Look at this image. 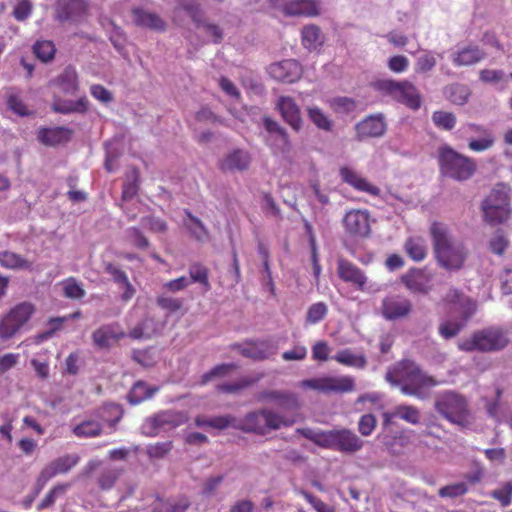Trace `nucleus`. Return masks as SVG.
<instances>
[{"instance_id":"obj_1","label":"nucleus","mask_w":512,"mask_h":512,"mask_svg":"<svg viewBox=\"0 0 512 512\" xmlns=\"http://www.w3.org/2000/svg\"><path fill=\"white\" fill-rule=\"evenodd\" d=\"M430 234L438 264L448 271L461 269L468 254L463 243L453 239L447 227L441 223H433Z\"/></svg>"},{"instance_id":"obj_2","label":"nucleus","mask_w":512,"mask_h":512,"mask_svg":"<svg viewBox=\"0 0 512 512\" xmlns=\"http://www.w3.org/2000/svg\"><path fill=\"white\" fill-rule=\"evenodd\" d=\"M386 380L393 385H400L406 395L420 396L424 389L437 385V381L424 374L418 366L409 360L399 362L386 373Z\"/></svg>"},{"instance_id":"obj_3","label":"nucleus","mask_w":512,"mask_h":512,"mask_svg":"<svg viewBox=\"0 0 512 512\" xmlns=\"http://www.w3.org/2000/svg\"><path fill=\"white\" fill-rule=\"evenodd\" d=\"M435 411L449 423L466 429L473 423V415L465 396L454 391H445L436 396Z\"/></svg>"},{"instance_id":"obj_4","label":"nucleus","mask_w":512,"mask_h":512,"mask_svg":"<svg viewBox=\"0 0 512 512\" xmlns=\"http://www.w3.org/2000/svg\"><path fill=\"white\" fill-rule=\"evenodd\" d=\"M437 160L440 173L456 181L470 179L477 170L474 159L465 156L448 145H442L437 150Z\"/></svg>"},{"instance_id":"obj_5","label":"nucleus","mask_w":512,"mask_h":512,"mask_svg":"<svg viewBox=\"0 0 512 512\" xmlns=\"http://www.w3.org/2000/svg\"><path fill=\"white\" fill-rule=\"evenodd\" d=\"M294 422L293 418L285 417L270 409H261L246 414L238 425V429L243 432L265 435L271 430L292 426Z\"/></svg>"},{"instance_id":"obj_6","label":"nucleus","mask_w":512,"mask_h":512,"mask_svg":"<svg viewBox=\"0 0 512 512\" xmlns=\"http://www.w3.org/2000/svg\"><path fill=\"white\" fill-rule=\"evenodd\" d=\"M36 311L30 302H21L0 316V339L9 340L20 333Z\"/></svg>"},{"instance_id":"obj_7","label":"nucleus","mask_w":512,"mask_h":512,"mask_svg":"<svg viewBox=\"0 0 512 512\" xmlns=\"http://www.w3.org/2000/svg\"><path fill=\"white\" fill-rule=\"evenodd\" d=\"M375 88L410 109L417 110L421 106V96L417 88L408 81L382 79L375 83Z\"/></svg>"},{"instance_id":"obj_8","label":"nucleus","mask_w":512,"mask_h":512,"mask_svg":"<svg viewBox=\"0 0 512 512\" xmlns=\"http://www.w3.org/2000/svg\"><path fill=\"white\" fill-rule=\"evenodd\" d=\"M482 208L485 219L490 223L497 224L506 221L510 215L507 187L500 184L493 188L483 201Z\"/></svg>"},{"instance_id":"obj_9","label":"nucleus","mask_w":512,"mask_h":512,"mask_svg":"<svg viewBox=\"0 0 512 512\" xmlns=\"http://www.w3.org/2000/svg\"><path fill=\"white\" fill-rule=\"evenodd\" d=\"M508 341V337L503 330L488 328L475 333L471 339L464 341L460 345V349L479 350L481 352L497 351L504 349Z\"/></svg>"},{"instance_id":"obj_10","label":"nucleus","mask_w":512,"mask_h":512,"mask_svg":"<svg viewBox=\"0 0 512 512\" xmlns=\"http://www.w3.org/2000/svg\"><path fill=\"white\" fill-rule=\"evenodd\" d=\"M299 386L304 389H312L319 393H344L354 388V382L350 377H319L307 379L300 382Z\"/></svg>"},{"instance_id":"obj_11","label":"nucleus","mask_w":512,"mask_h":512,"mask_svg":"<svg viewBox=\"0 0 512 512\" xmlns=\"http://www.w3.org/2000/svg\"><path fill=\"white\" fill-rule=\"evenodd\" d=\"M263 126L265 129V143L272 149L274 154L285 155L291 150V143L286 130L270 117H264Z\"/></svg>"},{"instance_id":"obj_12","label":"nucleus","mask_w":512,"mask_h":512,"mask_svg":"<svg viewBox=\"0 0 512 512\" xmlns=\"http://www.w3.org/2000/svg\"><path fill=\"white\" fill-rule=\"evenodd\" d=\"M271 5L287 16L314 17L320 13L318 0H271Z\"/></svg>"},{"instance_id":"obj_13","label":"nucleus","mask_w":512,"mask_h":512,"mask_svg":"<svg viewBox=\"0 0 512 512\" xmlns=\"http://www.w3.org/2000/svg\"><path fill=\"white\" fill-rule=\"evenodd\" d=\"M433 273L427 268L410 269L401 276V282L413 294H428L432 289Z\"/></svg>"},{"instance_id":"obj_14","label":"nucleus","mask_w":512,"mask_h":512,"mask_svg":"<svg viewBox=\"0 0 512 512\" xmlns=\"http://www.w3.org/2000/svg\"><path fill=\"white\" fill-rule=\"evenodd\" d=\"M80 460L77 454H67L61 456L48 465H46L40 472L37 484L42 488L50 479L58 474H65L70 471Z\"/></svg>"},{"instance_id":"obj_15","label":"nucleus","mask_w":512,"mask_h":512,"mask_svg":"<svg viewBox=\"0 0 512 512\" xmlns=\"http://www.w3.org/2000/svg\"><path fill=\"white\" fill-rule=\"evenodd\" d=\"M343 224L346 232L358 238L369 236L370 217L367 210L354 209L346 213L343 219Z\"/></svg>"},{"instance_id":"obj_16","label":"nucleus","mask_w":512,"mask_h":512,"mask_svg":"<svg viewBox=\"0 0 512 512\" xmlns=\"http://www.w3.org/2000/svg\"><path fill=\"white\" fill-rule=\"evenodd\" d=\"M337 273L340 279L344 282L350 283L356 289L361 291L368 290V279L365 273L352 262L340 258L337 261Z\"/></svg>"},{"instance_id":"obj_17","label":"nucleus","mask_w":512,"mask_h":512,"mask_svg":"<svg viewBox=\"0 0 512 512\" xmlns=\"http://www.w3.org/2000/svg\"><path fill=\"white\" fill-rule=\"evenodd\" d=\"M269 75L280 82L293 83L302 75L301 65L296 60L273 63L268 68Z\"/></svg>"},{"instance_id":"obj_18","label":"nucleus","mask_w":512,"mask_h":512,"mask_svg":"<svg viewBox=\"0 0 512 512\" xmlns=\"http://www.w3.org/2000/svg\"><path fill=\"white\" fill-rule=\"evenodd\" d=\"M382 315L388 320H396L407 316L412 310V303L409 299L393 295L388 296L382 301Z\"/></svg>"},{"instance_id":"obj_19","label":"nucleus","mask_w":512,"mask_h":512,"mask_svg":"<svg viewBox=\"0 0 512 512\" xmlns=\"http://www.w3.org/2000/svg\"><path fill=\"white\" fill-rule=\"evenodd\" d=\"M276 108L279 110L283 120L298 131L302 127V118L300 108L295 100L290 96H280L276 102Z\"/></svg>"},{"instance_id":"obj_20","label":"nucleus","mask_w":512,"mask_h":512,"mask_svg":"<svg viewBox=\"0 0 512 512\" xmlns=\"http://www.w3.org/2000/svg\"><path fill=\"white\" fill-rule=\"evenodd\" d=\"M364 441L350 429H335V451L346 454L359 452Z\"/></svg>"},{"instance_id":"obj_21","label":"nucleus","mask_w":512,"mask_h":512,"mask_svg":"<svg viewBox=\"0 0 512 512\" xmlns=\"http://www.w3.org/2000/svg\"><path fill=\"white\" fill-rule=\"evenodd\" d=\"M340 175L342 180L355 190L372 196H379L380 189L354 169L343 167L340 169Z\"/></svg>"},{"instance_id":"obj_22","label":"nucleus","mask_w":512,"mask_h":512,"mask_svg":"<svg viewBox=\"0 0 512 512\" xmlns=\"http://www.w3.org/2000/svg\"><path fill=\"white\" fill-rule=\"evenodd\" d=\"M444 301L455 306L456 311L461 314V320L465 323L476 312L475 301L462 295L458 290L451 289L446 294Z\"/></svg>"},{"instance_id":"obj_23","label":"nucleus","mask_w":512,"mask_h":512,"mask_svg":"<svg viewBox=\"0 0 512 512\" xmlns=\"http://www.w3.org/2000/svg\"><path fill=\"white\" fill-rule=\"evenodd\" d=\"M486 53L478 46L467 45L459 47L451 54V60L455 66H469L484 59Z\"/></svg>"},{"instance_id":"obj_24","label":"nucleus","mask_w":512,"mask_h":512,"mask_svg":"<svg viewBox=\"0 0 512 512\" xmlns=\"http://www.w3.org/2000/svg\"><path fill=\"white\" fill-rule=\"evenodd\" d=\"M399 417L407 423L416 425L420 422V411L418 408L411 405H398L392 411L383 413V425L388 426L394 422V419Z\"/></svg>"},{"instance_id":"obj_25","label":"nucleus","mask_w":512,"mask_h":512,"mask_svg":"<svg viewBox=\"0 0 512 512\" xmlns=\"http://www.w3.org/2000/svg\"><path fill=\"white\" fill-rule=\"evenodd\" d=\"M386 130V123L381 115L369 116L356 125L357 136L362 138L380 137Z\"/></svg>"},{"instance_id":"obj_26","label":"nucleus","mask_w":512,"mask_h":512,"mask_svg":"<svg viewBox=\"0 0 512 512\" xmlns=\"http://www.w3.org/2000/svg\"><path fill=\"white\" fill-rule=\"evenodd\" d=\"M133 21L137 26L158 32L166 29V23L159 15L141 8L133 10Z\"/></svg>"},{"instance_id":"obj_27","label":"nucleus","mask_w":512,"mask_h":512,"mask_svg":"<svg viewBox=\"0 0 512 512\" xmlns=\"http://www.w3.org/2000/svg\"><path fill=\"white\" fill-rule=\"evenodd\" d=\"M479 78L482 82L502 91L512 82V73H506L498 69H483L479 72Z\"/></svg>"},{"instance_id":"obj_28","label":"nucleus","mask_w":512,"mask_h":512,"mask_svg":"<svg viewBox=\"0 0 512 512\" xmlns=\"http://www.w3.org/2000/svg\"><path fill=\"white\" fill-rule=\"evenodd\" d=\"M124 336V333L117 325H106L97 329L93 333L95 344L102 349L110 348L118 339Z\"/></svg>"},{"instance_id":"obj_29","label":"nucleus","mask_w":512,"mask_h":512,"mask_svg":"<svg viewBox=\"0 0 512 512\" xmlns=\"http://www.w3.org/2000/svg\"><path fill=\"white\" fill-rule=\"evenodd\" d=\"M71 137V130L66 127L42 128L38 132V139L47 146H56L67 142Z\"/></svg>"},{"instance_id":"obj_30","label":"nucleus","mask_w":512,"mask_h":512,"mask_svg":"<svg viewBox=\"0 0 512 512\" xmlns=\"http://www.w3.org/2000/svg\"><path fill=\"white\" fill-rule=\"evenodd\" d=\"M250 162V154L245 150L237 149L225 156L221 161V169L224 171H242L249 167Z\"/></svg>"},{"instance_id":"obj_31","label":"nucleus","mask_w":512,"mask_h":512,"mask_svg":"<svg viewBox=\"0 0 512 512\" xmlns=\"http://www.w3.org/2000/svg\"><path fill=\"white\" fill-rule=\"evenodd\" d=\"M85 0H59L57 17L60 21L75 20L86 10Z\"/></svg>"},{"instance_id":"obj_32","label":"nucleus","mask_w":512,"mask_h":512,"mask_svg":"<svg viewBox=\"0 0 512 512\" xmlns=\"http://www.w3.org/2000/svg\"><path fill=\"white\" fill-rule=\"evenodd\" d=\"M88 100L82 97L76 101L64 100L59 96L53 97L52 110L60 114L85 113L87 111Z\"/></svg>"},{"instance_id":"obj_33","label":"nucleus","mask_w":512,"mask_h":512,"mask_svg":"<svg viewBox=\"0 0 512 512\" xmlns=\"http://www.w3.org/2000/svg\"><path fill=\"white\" fill-rule=\"evenodd\" d=\"M66 321H68V317H55V318H50L47 322V330L45 332H42V333H39L35 336H32V337H29L27 338L25 341H23L21 344H20V347H31L32 345H38L40 343H42L43 341L45 340H48L52 334L59 330L63 323H65Z\"/></svg>"},{"instance_id":"obj_34","label":"nucleus","mask_w":512,"mask_h":512,"mask_svg":"<svg viewBox=\"0 0 512 512\" xmlns=\"http://www.w3.org/2000/svg\"><path fill=\"white\" fill-rule=\"evenodd\" d=\"M54 83L61 92L67 95H75L79 89L77 72L71 67L65 68L54 80Z\"/></svg>"},{"instance_id":"obj_35","label":"nucleus","mask_w":512,"mask_h":512,"mask_svg":"<svg viewBox=\"0 0 512 512\" xmlns=\"http://www.w3.org/2000/svg\"><path fill=\"white\" fill-rule=\"evenodd\" d=\"M0 265L11 270H30L32 263L22 255L10 250L0 251Z\"/></svg>"},{"instance_id":"obj_36","label":"nucleus","mask_w":512,"mask_h":512,"mask_svg":"<svg viewBox=\"0 0 512 512\" xmlns=\"http://www.w3.org/2000/svg\"><path fill=\"white\" fill-rule=\"evenodd\" d=\"M186 217L183 220L184 227L190 235L199 242H206L209 239V232L202 221L193 216L190 212H185Z\"/></svg>"},{"instance_id":"obj_37","label":"nucleus","mask_w":512,"mask_h":512,"mask_svg":"<svg viewBox=\"0 0 512 512\" xmlns=\"http://www.w3.org/2000/svg\"><path fill=\"white\" fill-rule=\"evenodd\" d=\"M302 43L310 51L319 49L324 43V35L320 28L314 24L305 26L302 29Z\"/></svg>"},{"instance_id":"obj_38","label":"nucleus","mask_w":512,"mask_h":512,"mask_svg":"<svg viewBox=\"0 0 512 512\" xmlns=\"http://www.w3.org/2000/svg\"><path fill=\"white\" fill-rule=\"evenodd\" d=\"M102 431V424L95 419H84L72 429L73 434L78 438L98 437Z\"/></svg>"},{"instance_id":"obj_39","label":"nucleus","mask_w":512,"mask_h":512,"mask_svg":"<svg viewBox=\"0 0 512 512\" xmlns=\"http://www.w3.org/2000/svg\"><path fill=\"white\" fill-rule=\"evenodd\" d=\"M123 414L124 410L121 405L115 403L105 404L98 410L99 418L113 430L116 429V425L122 419Z\"/></svg>"},{"instance_id":"obj_40","label":"nucleus","mask_w":512,"mask_h":512,"mask_svg":"<svg viewBox=\"0 0 512 512\" xmlns=\"http://www.w3.org/2000/svg\"><path fill=\"white\" fill-rule=\"evenodd\" d=\"M303 435L321 448L335 450V429L319 433L307 431Z\"/></svg>"},{"instance_id":"obj_41","label":"nucleus","mask_w":512,"mask_h":512,"mask_svg":"<svg viewBox=\"0 0 512 512\" xmlns=\"http://www.w3.org/2000/svg\"><path fill=\"white\" fill-rule=\"evenodd\" d=\"M445 95L456 105H464L470 96V89L463 84H451L445 88Z\"/></svg>"},{"instance_id":"obj_42","label":"nucleus","mask_w":512,"mask_h":512,"mask_svg":"<svg viewBox=\"0 0 512 512\" xmlns=\"http://www.w3.org/2000/svg\"><path fill=\"white\" fill-rule=\"evenodd\" d=\"M157 390V388L148 387L144 382H137L130 390L128 400L133 405L139 404L152 397Z\"/></svg>"},{"instance_id":"obj_43","label":"nucleus","mask_w":512,"mask_h":512,"mask_svg":"<svg viewBox=\"0 0 512 512\" xmlns=\"http://www.w3.org/2000/svg\"><path fill=\"white\" fill-rule=\"evenodd\" d=\"M378 438L381 440L385 448L393 455L401 454L403 448L408 443L407 437L403 434H398L395 436L379 435Z\"/></svg>"},{"instance_id":"obj_44","label":"nucleus","mask_w":512,"mask_h":512,"mask_svg":"<svg viewBox=\"0 0 512 512\" xmlns=\"http://www.w3.org/2000/svg\"><path fill=\"white\" fill-rule=\"evenodd\" d=\"M307 114L313 124L324 131H330L333 127V121L318 107H307Z\"/></svg>"},{"instance_id":"obj_45","label":"nucleus","mask_w":512,"mask_h":512,"mask_svg":"<svg viewBox=\"0 0 512 512\" xmlns=\"http://www.w3.org/2000/svg\"><path fill=\"white\" fill-rule=\"evenodd\" d=\"M405 250L414 261H422L427 254L426 244L422 238H409L405 243Z\"/></svg>"},{"instance_id":"obj_46","label":"nucleus","mask_w":512,"mask_h":512,"mask_svg":"<svg viewBox=\"0 0 512 512\" xmlns=\"http://www.w3.org/2000/svg\"><path fill=\"white\" fill-rule=\"evenodd\" d=\"M138 170L135 168L130 169L126 173L125 182L123 185L122 197L124 200L133 198L138 190Z\"/></svg>"},{"instance_id":"obj_47","label":"nucleus","mask_w":512,"mask_h":512,"mask_svg":"<svg viewBox=\"0 0 512 512\" xmlns=\"http://www.w3.org/2000/svg\"><path fill=\"white\" fill-rule=\"evenodd\" d=\"M261 400H274L279 402L280 405L297 406V399L293 394L281 391H266L260 394Z\"/></svg>"},{"instance_id":"obj_48","label":"nucleus","mask_w":512,"mask_h":512,"mask_svg":"<svg viewBox=\"0 0 512 512\" xmlns=\"http://www.w3.org/2000/svg\"><path fill=\"white\" fill-rule=\"evenodd\" d=\"M6 97L9 109L12 110L15 114L19 116H27L30 114L29 109L22 102L17 91L14 89L7 90Z\"/></svg>"},{"instance_id":"obj_49","label":"nucleus","mask_w":512,"mask_h":512,"mask_svg":"<svg viewBox=\"0 0 512 512\" xmlns=\"http://www.w3.org/2000/svg\"><path fill=\"white\" fill-rule=\"evenodd\" d=\"M495 144V136L493 132H485L484 135L479 136V138L470 139L468 143V147L470 150L474 152H484L492 148Z\"/></svg>"},{"instance_id":"obj_50","label":"nucleus","mask_w":512,"mask_h":512,"mask_svg":"<svg viewBox=\"0 0 512 512\" xmlns=\"http://www.w3.org/2000/svg\"><path fill=\"white\" fill-rule=\"evenodd\" d=\"M465 324L466 323L461 319L443 320L439 325V333L445 339L452 338L459 333V331L465 326Z\"/></svg>"},{"instance_id":"obj_51","label":"nucleus","mask_w":512,"mask_h":512,"mask_svg":"<svg viewBox=\"0 0 512 512\" xmlns=\"http://www.w3.org/2000/svg\"><path fill=\"white\" fill-rule=\"evenodd\" d=\"M34 54L43 62H48L54 58L55 46L53 42L43 40L37 41L33 46Z\"/></svg>"},{"instance_id":"obj_52","label":"nucleus","mask_w":512,"mask_h":512,"mask_svg":"<svg viewBox=\"0 0 512 512\" xmlns=\"http://www.w3.org/2000/svg\"><path fill=\"white\" fill-rule=\"evenodd\" d=\"M328 313V307L324 302L312 304L306 313V323L314 325L322 321Z\"/></svg>"},{"instance_id":"obj_53","label":"nucleus","mask_w":512,"mask_h":512,"mask_svg":"<svg viewBox=\"0 0 512 512\" xmlns=\"http://www.w3.org/2000/svg\"><path fill=\"white\" fill-rule=\"evenodd\" d=\"M432 121L440 129L451 130L456 125V117L453 113L447 111H435L432 114Z\"/></svg>"},{"instance_id":"obj_54","label":"nucleus","mask_w":512,"mask_h":512,"mask_svg":"<svg viewBox=\"0 0 512 512\" xmlns=\"http://www.w3.org/2000/svg\"><path fill=\"white\" fill-rule=\"evenodd\" d=\"M437 64V59L433 52L425 51L423 54L417 57L415 62V71L423 74L430 72Z\"/></svg>"},{"instance_id":"obj_55","label":"nucleus","mask_w":512,"mask_h":512,"mask_svg":"<svg viewBox=\"0 0 512 512\" xmlns=\"http://www.w3.org/2000/svg\"><path fill=\"white\" fill-rule=\"evenodd\" d=\"M190 278L193 282H198L205 287V290L210 289L208 281V270L199 263H194L189 267Z\"/></svg>"},{"instance_id":"obj_56","label":"nucleus","mask_w":512,"mask_h":512,"mask_svg":"<svg viewBox=\"0 0 512 512\" xmlns=\"http://www.w3.org/2000/svg\"><path fill=\"white\" fill-rule=\"evenodd\" d=\"M63 290L65 297L70 299H81L85 296V290L75 278L64 281Z\"/></svg>"},{"instance_id":"obj_57","label":"nucleus","mask_w":512,"mask_h":512,"mask_svg":"<svg viewBox=\"0 0 512 512\" xmlns=\"http://www.w3.org/2000/svg\"><path fill=\"white\" fill-rule=\"evenodd\" d=\"M508 246V240L502 231H496L489 240V250L497 255L504 253Z\"/></svg>"},{"instance_id":"obj_58","label":"nucleus","mask_w":512,"mask_h":512,"mask_svg":"<svg viewBox=\"0 0 512 512\" xmlns=\"http://www.w3.org/2000/svg\"><path fill=\"white\" fill-rule=\"evenodd\" d=\"M120 472L121 471L116 468L103 470L98 479L99 486L104 490L111 489L119 478Z\"/></svg>"},{"instance_id":"obj_59","label":"nucleus","mask_w":512,"mask_h":512,"mask_svg":"<svg viewBox=\"0 0 512 512\" xmlns=\"http://www.w3.org/2000/svg\"><path fill=\"white\" fill-rule=\"evenodd\" d=\"M491 497L498 500L503 507H507L512 502V482H506L503 487L493 490Z\"/></svg>"},{"instance_id":"obj_60","label":"nucleus","mask_w":512,"mask_h":512,"mask_svg":"<svg viewBox=\"0 0 512 512\" xmlns=\"http://www.w3.org/2000/svg\"><path fill=\"white\" fill-rule=\"evenodd\" d=\"M332 358L343 365L357 368L364 367L366 363L363 354H335Z\"/></svg>"},{"instance_id":"obj_61","label":"nucleus","mask_w":512,"mask_h":512,"mask_svg":"<svg viewBox=\"0 0 512 512\" xmlns=\"http://www.w3.org/2000/svg\"><path fill=\"white\" fill-rule=\"evenodd\" d=\"M377 425L376 417L373 414H364L360 417L358 422V431L364 436H370L375 430Z\"/></svg>"},{"instance_id":"obj_62","label":"nucleus","mask_w":512,"mask_h":512,"mask_svg":"<svg viewBox=\"0 0 512 512\" xmlns=\"http://www.w3.org/2000/svg\"><path fill=\"white\" fill-rule=\"evenodd\" d=\"M153 326L154 323L151 319H145L141 324H139L130 332V336L133 339L150 338L155 332Z\"/></svg>"},{"instance_id":"obj_63","label":"nucleus","mask_w":512,"mask_h":512,"mask_svg":"<svg viewBox=\"0 0 512 512\" xmlns=\"http://www.w3.org/2000/svg\"><path fill=\"white\" fill-rule=\"evenodd\" d=\"M180 6L189 13L196 25H200L202 10L199 2L196 0H180Z\"/></svg>"},{"instance_id":"obj_64","label":"nucleus","mask_w":512,"mask_h":512,"mask_svg":"<svg viewBox=\"0 0 512 512\" xmlns=\"http://www.w3.org/2000/svg\"><path fill=\"white\" fill-rule=\"evenodd\" d=\"M300 494L304 497V499L312 505V507L317 512H335L334 508L330 505L326 504L324 501H322L317 496L311 494L308 491L302 490Z\"/></svg>"}]
</instances>
